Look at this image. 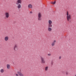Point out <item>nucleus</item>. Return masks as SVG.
I'll return each mask as SVG.
<instances>
[{
  "instance_id": "13",
  "label": "nucleus",
  "mask_w": 76,
  "mask_h": 76,
  "mask_svg": "<svg viewBox=\"0 0 76 76\" xmlns=\"http://www.w3.org/2000/svg\"><path fill=\"white\" fill-rule=\"evenodd\" d=\"M56 1H55L54 2H51V3L53 4H56Z\"/></svg>"
},
{
  "instance_id": "16",
  "label": "nucleus",
  "mask_w": 76,
  "mask_h": 76,
  "mask_svg": "<svg viewBox=\"0 0 76 76\" xmlns=\"http://www.w3.org/2000/svg\"><path fill=\"white\" fill-rule=\"evenodd\" d=\"M1 73H3V72H4V70L3 69H1Z\"/></svg>"
},
{
  "instance_id": "14",
  "label": "nucleus",
  "mask_w": 76,
  "mask_h": 76,
  "mask_svg": "<svg viewBox=\"0 0 76 76\" xmlns=\"http://www.w3.org/2000/svg\"><path fill=\"white\" fill-rule=\"evenodd\" d=\"M49 24H51L52 23V21H51V20H49Z\"/></svg>"
},
{
  "instance_id": "2",
  "label": "nucleus",
  "mask_w": 76,
  "mask_h": 76,
  "mask_svg": "<svg viewBox=\"0 0 76 76\" xmlns=\"http://www.w3.org/2000/svg\"><path fill=\"white\" fill-rule=\"evenodd\" d=\"M5 16L7 18H8V17H9V13L6 12L5 14Z\"/></svg>"
},
{
  "instance_id": "8",
  "label": "nucleus",
  "mask_w": 76,
  "mask_h": 76,
  "mask_svg": "<svg viewBox=\"0 0 76 76\" xmlns=\"http://www.w3.org/2000/svg\"><path fill=\"white\" fill-rule=\"evenodd\" d=\"M17 3H20V4H21L22 3V2L20 0H18L17 1Z\"/></svg>"
},
{
  "instance_id": "11",
  "label": "nucleus",
  "mask_w": 76,
  "mask_h": 76,
  "mask_svg": "<svg viewBox=\"0 0 76 76\" xmlns=\"http://www.w3.org/2000/svg\"><path fill=\"white\" fill-rule=\"evenodd\" d=\"M7 68L8 69H10V66L9 64H7Z\"/></svg>"
},
{
  "instance_id": "19",
  "label": "nucleus",
  "mask_w": 76,
  "mask_h": 76,
  "mask_svg": "<svg viewBox=\"0 0 76 76\" xmlns=\"http://www.w3.org/2000/svg\"><path fill=\"white\" fill-rule=\"evenodd\" d=\"M38 19L39 20H41V18H38Z\"/></svg>"
},
{
  "instance_id": "7",
  "label": "nucleus",
  "mask_w": 76,
  "mask_h": 76,
  "mask_svg": "<svg viewBox=\"0 0 76 76\" xmlns=\"http://www.w3.org/2000/svg\"><path fill=\"white\" fill-rule=\"evenodd\" d=\"M15 48H17V45H15L14 47V50L15 51L16 50L15 49Z\"/></svg>"
},
{
  "instance_id": "21",
  "label": "nucleus",
  "mask_w": 76,
  "mask_h": 76,
  "mask_svg": "<svg viewBox=\"0 0 76 76\" xmlns=\"http://www.w3.org/2000/svg\"><path fill=\"white\" fill-rule=\"evenodd\" d=\"M19 3H18H18H16V4H17V5H18V4L19 5Z\"/></svg>"
},
{
  "instance_id": "27",
  "label": "nucleus",
  "mask_w": 76,
  "mask_h": 76,
  "mask_svg": "<svg viewBox=\"0 0 76 76\" xmlns=\"http://www.w3.org/2000/svg\"><path fill=\"white\" fill-rule=\"evenodd\" d=\"M75 76H76V75H75Z\"/></svg>"
},
{
  "instance_id": "23",
  "label": "nucleus",
  "mask_w": 76,
  "mask_h": 76,
  "mask_svg": "<svg viewBox=\"0 0 76 76\" xmlns=\"http://www.w3.org/2000/svg\"><path fill=\"white\" fill-rule=\"evenodd\" d=\"M66 75H68V73L67 72H66Z\"/></svg>"
},
{
  "instance_id": "22",
  "label": "nucleus",
  "mask_w": 76,
  "mask_h": 76,
  "mask_svg": "<svg viewBox=\"0 0 76 76\" xmlns=\"http://www.w3.org/2000/svg\"><path fill=\"white\" fill-rule=\"evenodd\" d=\"M48 56H51V54H48Z\"/></svg>"
},
{
  "instance_id": "10",
  "label": "nucleus",
  "mask_w": 76,
  "mask_h": 76,
  "mask_svg": "<svg viewBox=\"0 0 76 76\" xmlns=\"http://www.w3.org/2000/svg\"><path fill=\"white\" fill-rule=\"evenodd\" d=\"M32 7V5L31 4H29V5H28V7H29V8H31Z\"/></svg>"
},
{
  "instance_id": "6",
  "label": "nucleus",
  "mask_w": 76,
  "mask_h": 76,
  "mask_svg": "<svg viewBox=\"0 0 76 76\" xmlns=\"http://www.w3.org/2000/svg\"><path fill=\"white\" fill-rule=\"evenodd\" d=\"M8 39H9V37H5V41H7V40H8Z\"/></svg>"
},
{
  "instance_id": "26",
  "label": "nucleus",
  "mask_w": 76,
  "mask_h": 76,
  "mask_svg": "<svg viewBox=\"0 0 76 76\" xmlns=\"http://www.w3.org/2000/svg\"><path fill=\"white\" fill-rule=\"evenodd\" d=\"M16 76H18V74H16Z\"/></svg>"
},
{
  "instance_id": "12",
  "label": "nucleus",
  "mask_w": 76,
  "mask_h": 76,
  "mask_svg": "<svg viewBox=\"0 0 76 76\" xmlns=\"http://www.w3.org/2000/svg\"><path fill=\"white\" fill-rule=\"evenodd\" d=\"M18 75L20 76V75H21L22 74V73H21V72H19L18 71Z\"/></svg>"
},
{
  "instance_id": "20",
  "label": "nucleus",
  "mask_w": 76,
  "mask_h": 76,
  "mask_svg": "<svg viewBox=\"0 0 76 76\" xmlns=\"http://www.w3.org/2000/svg\"><path fill=\"white\" fill-rule=\"evenodd\" d=\"M20 76H24V75H23L22 74H21V75H20Z\"/></svg>"
},
{
  "instance_id": "15",
  "label": "nucleus",
  "mask_w": 76,
  "mask_h": 76,
  "mask_svg": "<svg viewBox=\"0 0 76 76\" xmlns=\"http://www.w3.org/2000/svg\"><path fill=\"white\" fill-rule=\"evenodd\" d=\"M51 30H52V29H51V28H48V31H51Z\"/></svg>"
},
{
  "instance_id": "1",
  "label": "nucleus",
  "mask_w": 76,
  "mask_h": 76,
  "mask_svg": "<svg viewBox=\"0 0 76 76\" xmlns=\"http://www.w3.org/2000/svg\"><path fill=\"white\" fill-rule=\"evenodd\" d=\"M67 19L68 21H69V20L71 19V15H69V12H68V11L67 12Z\"/></svg>"
},
{
  "instance_id": "4",
  "label": "nucleus",
  "mask_w": 76,
  "mask_h": 76,
  "mask_svg": "<svg viewBox=\"0 0 76 76\" xmlns=\"http://www.w3.org/2000/svg\"><path fill=\"white\" fill-rule=\"evenodd\" d=\"M56 40H54L53 41V42L52 44V46H54V45H55V43H56Z\"/></svg>"
},
{
  "instance_id": "18",
  "label": "nucleus",
  "mask_w": 76,
  "mask_h": 76,
  "mask_svg": "<svg viewBox=\"0 0 76 76\" xmlns=\"http://www.w3.org/2000/svg\"><path fill=\"white\" fill-rule=\"evenodd\" d=\"M47 69H48V66H46L45 67V71H47Z\"/></svg>"
},
{
  "instance_id": "25",
  "label": "nucleus",
  "mask_w": 76,
  "mask_h": 76,
  "mask_svg": "<svg viewBox=\"0 0 76 76\" xmlns=\"http://www.w3.org/2000/svg\"><path fill=\"white\" fill-rule=\"evenodd\" d=\"M59 59H60L61 58V56H60L59 58Z\"/></svg>"
},
{
  "instance_id": "17",
  "label": "nucleus",
  "mask_w": 76,
  "mask_h": 76,
  "mask_svg": "<svg viewBox=\"0 0 76 76\" xmlns=\"http://www.w3.org/2000/svg\"><path fill=\"white\" fill-rule=\"evenodd\" d=\"M21 7V6L20 4H19L18 5V9H19Z\"/></svg>"
},
{
  "instance_id": "9",
  "label": "nucleus",
  "mask_w": 76,
  "mask_h": 76,
  "mask_svg": "<svg viewBox=\"0 0 76 76\" xmlns=\"http://www.w3.org/2000/svg\"><path fill=\"white\" fill-rule=\"evenodd\" d=\"M52 26H52V25H51V24H49L48 25V28L49 27H50V28H51V27H52Z\"/></svg>"
},
{
  "instance_id": "24",
  "label": "nucleus",
  "mask_w": 76,
  "mask_h": 76,
  "mask_svg": "<svg viewBox=\"0 0 76 76\" xmlns=\"http://www.w3.org/2000/svg\"><path fill=\"white\" fill-rule=\"evenodd\" d=\"M32 13V12L31 11L30 12V13Z\"/></svg>"
},
{
  "instance_id": "3",
  "label": "nucleus",
  "mask_w": 76,
  "mask_h": 76,
  "mask_svg": "<svg viewBox=\"0 0 76 76\" xmlns=\"http://www.w3.org/2000/svg\"><path fill=\"white\" fill-rule=\"evenodd\" d=\"M41 60L42 63H45V61L42 58H41Z\"/></svg>"
},
{
  "instance_id": "5",
  "label": "nucleus",
  "mask_w": 76,
  "mask_h": 76,
  "mask_svg": "<svg viewBox=\"0 0 76 76\" xmlns=\"http://www.w3.org/2000/svg\"><path fill=\"white\" fill-rule=\"evenodd\" d=\"M38 18H41V13H39L38 15Z\"/></svg>"
}]
</instances>
